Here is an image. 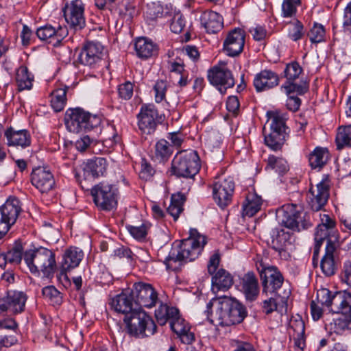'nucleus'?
<instances>
[{"mask_svg": "<svg viewBox=\"0 0 351 351\" xmlns=\"http://www.w3.org/2000/svg\"><path fill=\"white\" fill-rule=\"evenodd\" d=\"M68 34L66 27L58 25L54 27L50 25L38 28L36 31V35L42 40H49V43L53 42V45L60 43V42Z\"/></svg>", "mask_w": 351, "mask_h": 351, "instance_id": "nucleus-23", "label": "nucleus"}, {"mask_svg": "<svg viewBox=\"0 0 351 351\" xmlns=\"http://www.w3.org/2000/svg\"><path fill=\"white\" fill-rule=\"evenodd\" d=\"M43 295L53 304H60L62 302L60 292L54 286H47L42 290Z\"/></svg>", "mask_w": 351, "mask_h": 351, "instance_id": "nucleus-48", "label": "nucleus"}, {"mask_svg": "<svg viewBox=\"0 0 351 351\" xmlns=\"http://www.w3.org/2000/svg\"><path fill=\"white\" fill-rule=\"evenodd\" d=\"M332 304V313H341L343 315H351L350 293L347 291L335 292Z\"/></svg>", "mask_w": 351, "mask_h": 351, "instance_id": "nucleus-34", "label": "nucleus"}, {"mask_svg": "<svg viewBox=\"0 0 351 351\" xmlns=\"http://www.w3.org/2000/svg\"><path fill=\"white\" fill-rule=\"evenodd\" d=\"M4 135L10 147L26 148L31 145V135L27 130H16L10 127L5 130Z\"/></svg>", "mask_w": 351, "mask_h": 351, "instance_id": "nucleus-24", "label": "nucleus"}, {"mask_svg": "<svg viewBox=\"0 0 351 351\" xmlns=\"http://www.w3.org/2000/svg\"><path fill=\"white\" fill-rule=\"evenodd\" d=\"M202 27L208 34H216L223 27L222 17L213 11H205L200 16Z\"/></svg>", "mask_w": 351, "mask_h": 351, "instance_id": "nucleus-30", "label": "nucleus"}, {"mask_svg": "<svg viewBox=\"0 0 351 351\" xmlns=\"http://www.w3.org/2000/svg\"><path fill=\"white\" fill-rule=\"evenodd\" d=\"M154 169L145 160L143 159L141 162V169L139 172V176L143 180H149L154 174Z\"/></svg>", "mask_w": 351, "mask_h": 351, "instance_id": "nucleus-58", "label": "nucleus"}, {"mask_svg": "<svg viewBox=\"0 0 351 351\" xmlns=\"http://www.w3.org/2000/svg\"><path fill=\"white\" fill-rule=\"evenodd\" d=\"M178 314V309L175 307H169L166 304H161L155 311V316L160 325H165L170 322L172 317Z\"/></svg>", "mask_w": 351, "mask_h": 351, "instance_id": "nucleus-41", "label": "nucleus"}, {"mask_svg": "<svg viewBox=\"0 0 351 351\" xmlns=\"http://www.w3.org/2000/svg\"><path fill=\"white\" fill-rule=\"evenodd\" d=\"M66 124L70 132L78 133L86 132L98 127L101 119L97 115H93L83 109L77 108L66 112Z\"/></svg>", "mask_w": 351, "mask_h": 351, "instance_id": "nucleus-5", "label": "nucleus"}, {"mask_svg": "<svg viewBox=\"0 0 351 351\" xmlns=\"http://www.w3.org/2000/svg\"><path fill=\"white\" fill-rule=\"evenodd\" d=\"M242 291L247 300L252 302L256 300L259 294L258 282L253 272H247L241 278Z\"/></svg>", "mask_w": 351, "mask_h": 351, "instance_id": "nucleus-31", "label": "nucleus"}, {"mask_svg": "<svg viewBox=\"0 0 351 351\" xmlns=\"http://www.w3.org/2000/svg\"><path fill=\"white\" fill-rule=\"evenodd\" d=\"M245 34L241 28H234L229 32L223 41V51L229 56H237L243 49Z\"/></svg>", "mask_w": 351, "mask_h": 351, "instance_id": "nucleus-20", "label": "nucleus"}, {"mask_svg": "<svg viewBox=\"0 0 351 351\" xmlns=\"http://www.w3.org/2000/svg\"><path fill=\"white\" fill-rule=\"evenodd\" d=\"M66 89L58 88L51 93V106L56 112L63 110L66 102Z\"/></svg>", "mask_w": 351, "mask_h": 351, "instance_id": "nucleus-43", "label": "nucleus"}, {"mask_svg": "<svg viewBox=\"0 0 351 351\" xmlns=\"http://www.w3.org/2000/svg\"><path fill=\"white\" fill-rule=\"evenodd\" d=\"M308 36L312 43H317L322 42L324 40L325 36L324 26L320 24L315 23L308 33Z\"/></svg>", "mask_w": 351, "mask_h": 351, "instance_id": "nucleus-50", "label": "nucleus"}, {"mask_svg": "<svg viewBox=\"0 0 351 351\" xmlns=\"http://www.w3.org/2000/svg\"><path fill=\"white\" fill-rule=\"evenodd\" d=\"M22 259L21 247L17 246L6 253H0V267L5 268L8 263L19 264Z\"/></svg>", "mask_w": 351, "mask_h": 351, "instance_id": "nucleus-40", "label": "nucleus"}, {"mask_svg": "<svg viewBox=\"0 0 351 351\" xmlns=\"http://www.w3.org/2000/svg\"><path fill=\"white\" fill-rule=\"evenodd\" d=\"M337 149H341L345 146L351 147V124L340 127L336 136Z\"/></svg>", "mask_w": 351, "mask_h": 351, "instance_id": "nucleus-44", "label": "nucleus"}, {"mask_svg": "<svg viewBox=\"0 0 351 351\" xmlns=\"http://www.w3.org/2000/svg\"><path fill=\"white\" fill-rule=\"evenodd\" d=\"M185 26V21L180 12L175 13L170 24L171 30L176 33H180Z\"/></svg>", "mask_w": 351, "mask_h": 351, "instance_id": "nucleus-56", "label": "nucleus"}, {"mask_svg": "<svg viewBox=\"0 0 351 351\" xmlns=\"http://www.w3.org/2000/svg\"><path fill=\"white\" fill-rule=\"evenodd\" d=\"M247 204L243 206V215L250 217L258 213L262 205V199L257 194L250 193L246 197Z\"/></svg>", "mask_w": 351, "mask_h": 351, "instance_id": "nucleus-38", "label": "nucleus"}, {"mask_svg": "<svg viewBox=\"0 0 351 351\" xmlns=\"http://www.w3.org/2000/svg\"><path fill=\"white\" fill-rule=\"evenodd\" d=\"M206 319L214 325L229 326L241 323L246 317L245 306L233 298H213L204 311Z\"/></svg>", "mask_w": 351, "mask_h": 351, "instance_id": "nucleus-1", "label": "nucleus"}, {"mask_svg": "<svg viewBox=\"0 0 351 351\" xmlns=\"http://www.w3.org/2000/svg\"><path fill=\"white\" fill-rule=\"evenodd\" d=\"M300 1L284 0L282 5V14L285 17H291L296 12V5Z\"/></svg>", "mask_w": 351, "mask_h": 351, "instance_id": "nucleus-57", "label": "nucleus"}, {"mask_svg": "<svg viewBox=\"0 0 351 351\" xmlns=\"http://www.w3.org/2000/svg\"><path fill=\"white\" fill-rule=\"evenodd\" d=\"M23 260L30 272L39 275L40 272L47 278H51L57 270L55 253L45 247L25 251Z\"/></svg>", "mask_w": 351, "mask_h": 351, "instance_id": "nucleus-2", "label": "nucleus"}, {"mask_svg": "<svg viewBox=\"0 0 351 351\" xmlns=\"http://www.w3.org/2000/svg\"><path fill=\"white\" fill-rule=\"evenodd\" d=\"M278 83V75L270 70L261 71L255 75L254 79V86L257 92L267 90L276 86Z\"/></svg>", "mask_w": 351, "mask_h": 351, "instance_id": "nucleus-26", "label": "nucleus"}, {"mask_svg": "<svg viewBox=\"0 0 351 351\" xmlns=\"http://www.w3.org/2000/svg\"><path fill=\"white\" fill-rule=\"evenodd\" d=\"M169 322L171 330L180 337L183 343L190 344L195 341L194 333L190 332L189 324L180 317L179 313L172 317Z\"/></svg>", "mask_w": 351, "mask_h": 351, "instance_id": "nucleus-29", "label": "nucleus"}, {"mask_svg": "<svg viewBox=\"0 0 351 351\" xmlns=\"http://www.w3.org/2000/svg\"><path fill=\"white\" fill-rule=\"evenodd\" d=\"M295 238L293 233L289 231L280 230L277 231L276 235L271 241V247L282 255L285 254L292 249Z\"/></svg>", "mask_w": 351, "mask_h": 351, "instance_id": "nucleus-28", "label": "nucleus"}, {"mask_svg": "<svg viewBox=\"0 0 351 351\" xmlns=\"http://www.w3.org/2000/svg\"><path fill=\"white\" fill-rule=\"evenodd\" d=\"M267 115L271 120V132L269 134H265V143L271 149L278 150L287 137L286 117L279 111L268 112Z\"/></svg>", "mask_w": 351, "mask_h": 351, "instance_id": "nucleus-6", "label": "nucleus"}, {"mask_svg": "<svg viewBox=\"0 0 351 351\" xmlns=\"http://www.w3.org/2000/svg\"><path fill=\"white\" fill-rule=\"evenodd\" d=\"M62 11L66 23L75 30L82 29L85 26L84 5L81 0L66 3Z\"/></svg>", "mask_w": 351, "mask_h": 351, "instance_id": "nucleus-16", "label": "nucleus"}, {"mask_svg": "<svg viewBox=\"0 0 351 351\" xmlns=\"http://www.w3.org/2000/svg\"><path fill=\"white\" fill-rule=\"evenodd\" d=\"M330 180L328 176L314 187L312 184L309 189L308 204L313 211L322 210L329 197Z\"/></svg>", "mask_w": 351, "mask_h": 351, "instance_id": "nucleus-14", "label": "nucleus"}, {"mask_svg": "<svg viewBox=\"0 0 351 351\" xmlns=\"http://www.w3.org/2000/svg\"><path fill=\"white\" fill-rule=\"evenodd\" d=\"M342 281L351 287V261H346L343 263L341 274Z\"/></svg>", "mask_w": 351, "mask_h": 351, "instance_id": "nucleus-64", "label": "nucleus"}, {"mask_svg": "<svg viewBox=\"0 0 351 351\" xmlns=\"http://www.w3.org/2000/svg\"><path fill=\"white\" fill-rule=\"evenodd\" d=\"M131 293L137 308H152L156 306L158 300L157 291L152 285L148 283L143 282L134 283Z\"/></svg>", "mask_w": 351, "mask_h": 351, "instance_id": "nucleus-12", "label": "nucleus"}, {"mask_svg": "<svg viewBox=\"0 0 351 351\" xmlns=\"http://www.w3.org/2000/svg\"><path fill=\"white\" fill-rule=\"evenodd\" d=\"M328 159L329 152L326 148L323 147H316L308 157L309 164L313 169L322 168Z\"/></svg>", "mask_w": 351, "mask_h": 351, "instance_id": "nucleus-37", "label": "nucleus"}, {"mask_svg": "<svg viewBox=\"0 0 351 351\" xmlns=\"http://www.w3.org/2000/svg\"><path fill=\"white\" fill-rule=\"evenodd\" d=\"M104 56V47L99 42L87 41L79 55L80 62L92 66L98 63Z\"/></svg>", "mask_w": 351, "mask_h": 351, "instance_id": "nucleus-18", "label": "nucleus"}, {"mask_svg": "<svg viewBox=\"0 0 351 351\" xmlns=\"http://www.w3.org/2000/svg\"><path fill=\"white\" fill-rule=\"evenodd\" d=\"M282 88L285 89L287 95H289L293 93H296L298 95H303L308 90V86L306 85V84H298L294 83L293 81H287V82L282 86Z\"/></svg>", "mask_w": 351, "mask_h": 351, "instance_id": "nucleus-52", "label": "nucleus"}, {"mask_svg": "<svg viewBox=\"0 0 351 351\" xmlns=\"http://www.w3.org/2000/svg\"><path fill=\"white\" fill-rule=\"evenodd\" d=\"M167 138L170 140L173 146L180 147L184 142V135L178 131L169 133Z\"/></svg>", "mask_w": 351, "mask_h": 351, "instance_id": "nucleus-63", "label": "nucleus"}, {"mask_svg": "<svg viewBox=\"0 0 351 351\" xmlns=\"http://www.w3.org/2000/svg\"><path fill=\"white\" fill-rule=\"evenodd\" d=\"M21 211V202L15 197H10L0 207V239L16 223Z\"/></svg>", "mask_w": 351, "mask_h": 351, "instance_id": "nucleus-10", "label": "nucleus"}, {"mask_svg": "<svg viewBox=\"0 0 351 351\" xmlns=\"http://www.w3.org/2000/svg\"><path fill=\"white\" fill-rule=\"evenodd\" d=\"M130 234L137 240H143L146 237L148 227L142 224L141 226H134L128 225L126 226Z\"/></svg>", "mask_w": 351, "mask_h": 351, "instance_id": "nucleus-54", "label": "nucleus"}, {"mask_svg": "<svg viewBox=\"0 0 351 351\" xmlns=\"http://www.w3.org/2000/svg\"><path fill=\"white\" fill-rule=\"evenodd\" d=\"M133 300L134 298L132 293L128 295L125 293H122L112 299L111 306L115 311L127 315L134 311V309L138 308L135 306V302H133Z\"/></svg>", "mask_w": 351, "mask_h": 351, "instance_id": "nucleus-33", "label": "nucleus"}, {"mask_svg": "<svg viewBox=\"0 0 351 351\" xmlns=\"http://www.w3.org/2000/svg\"><path fill=\"white\" fill-rule=\"evenodd\" d=\"M158 111L153 104H143L138 114V128L143 134H151L156 130Z\"/></svg>", "mask_w": 351, "mask_h": 351, "instance_id": "nucleus-17", "label": "nucleus"}, {"mask_svg": "<svg viewBox=\"0 0 351 351\" xmlns=\"http://www.w3.org/2000/svg\"><path fill=\"white\" fill-rule=\"evenodd\" d=\"M167 88V84L166 81L160 80L156 82L154 86V90L155 93V101L157 103H160L165 99Z\"/></svg>", "mask_w": 351, "mask_h": 351, "instance_id": "nucleus-55", "label": "nucleus"}, {"mask_svg": "<svg viewBox=\"0 0 351 351\" xmlns=\"http://www.w3.org/2000/svg\"><path fill=\"white\" fill-rule=\"evenodd\" d=\"M335 298V293H332L328 289L322 288L317 291L316 300L317 303L320 304L321 306H325L332 312V300Z\"/></svg>", "mask_w": 351, "mask_h": 351, "instance_id": "nucleus-46", "label": "nucleus"}, {"mask_svg": "<svg viewBox=\"0 0 351 351\" xmlns=\"http://www.w3.org/2000/svg\"><path fill=\"white\" fill-rule=\"evenodd\" d=\"M126 21H131L135 12V8L128 1H123L117 5H113V10Z\"/></svg>", "mask_w": 351, "mask_h": 351, "instance_id": "nucleus-45", "label": "nucleus"}, {"mask_svg": "<svg viewBox=\"0 0 351 351\" xmlns=\"http://www.w3.org/2000/svg\"><path fill=\"white\" fill-rule=\"evenodd\" d=\"M32 184L41 193H48L53 189L55 180L51 172L47 168L38 167L32 173Z\"/></svg>", "mask_w": 351, "mask_h": 351, "instance_id": "nucleus-21", "label": "nucleus"}, {"mask_svg": "<svg viewBox=\"0 0 351 351\" xmlns=\"http://www.w3.org/2000/svg\"><path fill=\"white\" fill-rule=\"evenodd\" d=\"M107 160L104 158L97 157L88 160L83 168V176L85 180L102 176L106 172Z\"/></svg>", "mask_w": 351, "mask_h": 351, "instance_id": "nucleus-25", "label": "nucleus"}, {"mask_svg": "<svg viewBox=\"0 0 351 351\" xmlns=\"http://www.w3.org/2000/svg\"><path fill=\"white\" fill-rule=\"evenodd\" d=\"M305 34L302 23L295 19L288 24V37L293 41L301 39Z\"/></svg>", "mask_w": 351, "mask_h": 351, "instance_id": "nucleus-47", "label": "nucleus"}, {"mask_svg": "<svg viewBox=\"0 0 351 351\" xmlns=\"http://www.w3.org/2000/svg\"><path fill=\"white\" fill-rule=\"evenodd\" d=\"M334 330L336 332H340L346 329L351 330V315H344L333 320Z\"/></svg>", "mask_w": 351, "mask_h": 351, "instance_id": "nucleus-53", "label": "nucleus"}, {"mask_svg": "<svg viewBox=\"0 0 351 351\" xmlns=\"http://www.w3.org/2000/svg\"><path fill=\"white\" fill-rule=\"evenodd\" d=\"M290 327L297 334L298 337H301L304 334L305 325L301 318L291 319L290 322Z\"/></svg>", "mask_w": 351, "mask_h": 351, "instance_id": "nucleus-61", "label": "nucleus"}, {"mask_svg": "<svg viewBox=\"0 0 351 351\" xmlns=\"http://www.w3.org/2000/svg\"><path fill=\"white\" fill-rule=\"evenodd\" d=\"M171 172L177 177L195 180L197 174V152H183L176 155L171 165Z\"/></svg>", "mask_w": 351, "mask_h": 351, "instance_id": "nucleus-7", "label": "nucleus"}, {"mask_svg": "<svg viewBox=\"0 0 351 351\" xmlns=\"http://www.w3.org/2000/svg\"><path fill=\"white\" fill-rule=\"evenodd\" d=\"M211 289L214 293L229 290L234 284L233 276L226 269L221 268L212 276Z\"/></svg>", "mask_w": 351, "mask_h": 351, "instance_id": "nucleus-27", "label": "nucleus"}, {"mask_svg": "<svg viewBox=\"0 0 351 351\" xmlns=\"http://www.w3.org/2000/svg\"><path fill=\"white\" fill-rule=\"evenodd\" d=\"M219 263L220 256L219 254L215 253L210 256L207 265L208 272L209 274L213 276L217 271V269L218 268Z\"/></svg>", "mask_w": 351, "mask_h": 351, "instance_id": "nucleus-62", "label": "nucleus"}, {"mask_svg": "<svg viewBox=\"0 0 351 351\" xmlns=\"http://www.w3.org/2000/svg\"><path fill=\"white\" fill-rule=\"evenodd\" d=\"M34 75L25 66H21L16 71V82L19 91L30 90L32 88Z\"/></svg>", "mask_w": 351, "mask_h": 351, "instance_id": "nucleus-36", "label": "nucleus"}, {"mask_svg": "<svg viewBox=\"0 0 351 351\" xmlns=\"http://www.w3.org/2000/svg\"><path fill=\"white\" fill-rule=\"evenodd\" d=\"M208 79L211 84L217 87L221 94H225L227 89L235 84L232 73L225 62H219L208 71Z\"/></svg>", "mask_w": 351, "mask_h": 351, "instance_id": "nucleus-11", "label": "nucleus"}, {"mask_svg": "<svg viewBox=\"0 0 351 351\" xmlns=\"http://www.w3.org/2000/svg\"><path fill=\"white\" fill-rule=\"evenodd\" d=\"M343 27L344 31L351 32V1L344 9V13L342 19Z\"/></svg>", "mask_w": 351, "mask_h": 351, "instance_id": "nucleus-60", "label": "nucleus"}, {"mask_svg": "<svg viewBox=\"0 0 351 351\" xmlns=\"http://www.w3.org/2000/svg\"><path fill=\"white\" fill-rule=\"evenodd\" d=\"M27 298L26 294L22 291H9L7 297L0 300V310L10 311L12 313H21L24 311Z\"/></svg>", "mask_w": 351, "mask_h": 351, "instance_id": "nucleus-22", "label": "nucleus"}, {"mask_svg": "<svg viewBox=\"0 0 351 351\" xmlns=\"http://www.w3.org/2000/svg\"><path fill=\"white\" fill-rule=\"evenodd\" d=\"M172 153L173 150L167 141L161 139L156 143L154 157L158 162L167 160Z\"/></svg>", "mask_w": 351, "mask_h": 351, "instance_id": "nucleus-42", "label": "nucleus"}, {"mask_svg": "<svg viewBox=\"0 0 351 351\" xmlns=\"http://www.w3.org/2000/svg\"><path fill=\"white\" fill-rule=\"evenodd\" d=\"M197 233L195 229L191 230L189 237L171 249L164 261L168 270L177 271L180 269L182 262L194 261L197 258Z\"/></svg>", "mask_w": 351, "mask_h": 351, "instance_id": "nucleus-3", "label": "nucleus"}, {"mask_svg": "<svg viewBox=\"0 0 351 351\" xmlns=\"http://www.w3.org/2000/svg\"><path fill=\"white\" fill-rule=\"evenodd\" d=\"M186 200L184 195L181 193L173 194L171 197V203L168 206L167 213L177 220L180 214L183 211V204Z\"/></svg>", "mask_w": 351, "mask_h": 351, "instance_id": "nucleus-39", "label": "nucleus"}, {"mask_svg": "<svg viewBox=\"0 0 351 351\" xmlns=\"http://www.w3.org/2000/svg\"><path fill=\"white\" fill-rule=\"evenodd\" d=\"M234 187V180L230 176L219 178L213 184V198L221 208H225L231 203Z\"/></svg>", "mask_w": 351, "mask_h": 351, "instance_id": "nucleus-13", "label": "nucleus"}, {"mask_svg": "<svg viewBox=\"0 0 351 351\" xmlns=\"http://www.w3.org/2000/svg\"><path fill=\"white\" fill-rule=\"evenodd\" d=\"M117 189L112 184L100 182L91 189L95 205L101 210H111L117 205Z\"/></svg>", "mask_w": 351, "mask_h": 351, "instance_id": "nucleus-9", "label": "nucleus"}, {"mask_svg": "<svg viewBox=\"0 0 351 351\" xmlns=\"http://www.w3.org/2000/svg\"><path fill=\"white\" fill-rule=\"evenodd\" d=\"M260 276L264 293L280 296L277 291L282 287L284 278L276 267H263L260 271Z\"/></svg>", "mask_w": 351, "mask_h": 351, "instance_id": "nucleus-15", "label": "nucleus"}, {"mask_svg": "<svg viewBox=\"0 0 351 351\" xmlns=\"http://www.w3.org/2000/svg\"><path fill=\"white\" fill-rule=\"evenodd\" d=\"M302 69L297 62L287 65L285 70V77L288 82L294 81L301 74Z\"/></svg>", "mask_w": 351, "mask_h": 351, "instance_id": "nucleus-51", "label": "nucleus"}, {"mask_svg": "<svg viewBox=\"0 0 351 351\" xmlns=\"http://www.w3.org/2000/svg\"><path fill=\"white\" fill-rule=\"evenodd\" d=\"M338 258L337 244L331 240H328L325 248V254L320 261L321 269L326 276L329 277L335 275L337 271Z\"/></svg>", "mask_w": 351, "mask_h": 351, "instance_id": "nucleus-19", "label": "nucleus"}, {"mask_svg": "<svg viewBox=\"0 0 351 351\" xmlns=\"http://www.w3.org/2000/svg\"><path fill=\"white\" fill-rule=\"evenodd\" d=\"M128 332L134 337H147L156 331V325L150 316L141 308L134 309L123 319Z\"/></svg>", "mask_w": 351, "mask_h": 351, "instance_id": "nucleus-4", "label": "nucleus"}, {"mask_svg": "<svg viewBox=\"0 0 351 351\" xmlns=\"http://www.w3.org/2000/svg\"><path fill=\"white\" fill-rule=\"evenodd\" d=\"M268 165L278 172L280 174H284L289 169L287 162L281 158H276L274 156L268 158Z\"/></svg>", "mask_w": 351, "mask_h": 351, "instance_id": "nucleus-49", "label": "nucleus"}, {"mask_svg": "<svg viewBox=\"0 0 351 351\" xmlns=\"http://www.w3.org/2000/svg\"><path fill=\"white\" fill-rule=\"evenodd\" d=\"M136 55L142 59H148L158 53V46L151 40L142 37L138 38L134 43Z\"/></svg>", "mask_w": 351, "mask_h": 351, "instance_id": "nucleus-35", "label": "nucleus"}, {"mask_svg": "<svg viewBox=\"0 0 351 351\" xmlns=\"http://www.w3.org/2000/svg\"><path fill=\"white\" fill-rule=\"evenodd\" d=\"M119 94L124 99H129L133 95V84L129 82L121 84L119 87Z\"/></svg>", "mask_w": 351, "mask_h": 351, "instance_id": "nucleus-59", "label": "nucleus"}, {"mask_svg": "<svg viewBox=\"0 0 351 351\" xmlns=\"http://www.w3.org/2000/svg\"><path fill=\"white\" fill-rule=\"evenodd\" d=\"M302 213L294 204H286L277 210L276 217L282 226L293 230L307 229L311 223L303 219Z\"/></svg>", "mask_w": 351, "mask_h": 351, "instance_id": "nucleus-8", "label": "nucleus"}, {"mask_svg": "<svg viewBox=\"0 0 351 351\" xmlns=\"http://www.w3.org/2000/svg\"><path fill=\"white\" fill-rule=\"evenodd\" d=\"M84 257V252L76 247H71L66 250L61 263V274L75 268L79 265Z\"/></svg>", "mask_w": 351, "mask_h": 351, "instance_id": "nucleus-32", "label": "nucleus"}]
</instances>
